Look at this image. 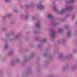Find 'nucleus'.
I'll return each instance as SVG.
<instances>
[{
	"instance_id": "10",
	"label": "nucleus",
	"mask_w": 77,
	"mask_h": 77,
	"mask_svg": "<svg viewBox=\"0 0 77 77\" xmlns=\"http://www.w3.org/2000/svg\"><path fill=\"white\" fill-rule=\"evenodd\" d=\"M6 0V1L7 2H8L9 1V0Z\"/></svg>"
},
{
	"instance_id": "4",
	"label": "nucleus",
	"mask_w": 77,
	"mask_h": 77,
	"mask_svg": "<svg viewBox=\"0 0 77 77\" xmlns=\"http://www.w3.org/2000/svg\"><path fill=\"white\" fill-rule=\"evenodd\" d=\"M64 12V10H63L60 13V14H63V12Z\"/></svg>"
},
{
	"instance_id": "2",
	"label": "nucleus",
	"mask_w": 77,
	"mask_h": 77,
	"mask_svg": "<svg viewBox=\"0 0 77 77\" xmlns=\"http://www.w3.org/2000/svg\"><path fill=\"white\" fill-rule=\"evenodd\" d=\"M54 33H55V32H54V31H53L52 32V38H54Z\"/></svg>"
},
{
	"instance_id": "9",
	"label": "nucleus",
	"mask_w": 77,
	"mask_h": 77,
	"mask_svg": "<svg viewBox=\"0 0 77 77\" xmlns=\"http://www.w3.org/2000/svg\"><path fill=\"white\" fill-rule=\"evenodd\" d=\"M36 25L37 26H39V24L37 23V24H36Z\"/></svg>"
},
{
	"instance_id": "12",
	"label": "nucleus",
	"mask_w": 77,
	"mask_h": 77,
	"mask_svg": "<svg viewBox=\"0 0 77 77\" xmlns=\"http://www.w3.org/2000/svg\"><path fill=\"white\" fill-rule=\"evenodd\" d=\"M76 23H77V21L76 22Z\"/></svg>"
},
{
	"instance_id": "11",
	"label": "nucleus",
	"mask_w": 77,
	"mask_h": 77,
	"mask_svg": "<svg viewBox=\"0 0 77 77\" xmlns=\"http://www.w3.org/2000/svg\"><path fill=\"white\" fill-rule=\"evenodd\" d=\"M8 47V45H6V46L5 48H7V47Z\"/></svg>"
},
{
	"instance_id": "5",
	"label": "nucleus",
	"mask_w": 77,
	"mask_h": 77,
	"mask_svg": "<svg viewBox=\"0 0 77 77\" xmlns=\"http://www.w3.org/2000/svg\"><path fill=\"white\" fill-rule=\"evenodd\" d=\"M74 2V0H71L70 1L71 3H72V2Z\"/></svg>"
},
{
	"instance_id": "3",
	"label": "nucleus",
	"mask_w": 77,
	"mask_h": 77,
	"mask_svg": "<svg viewBox=\"0 0 77 77\" xmlns=\"http://www.w3.org/2000/svg\"><path fill=\"white\" fill-rule=\"evenodd\" d=\"M48 18H53V16L51 15H49L48 16Z\"/></svg>"
},
{
	"instance_id": "1",
	"label": "nucleus",
	"mask_w": 77,
	"mask_h": 77,
	"mask_svg": "<svg viewBox=\"0 0 77 77\" xmlns=\"http://www.w3.org/2000/svg\"><path fill=\"white\" fill-rule=\"evenodd\" d=\"M67 8L68 10H71L72 8V7L69 6H67Z\"/></svg>"
},
{
	"instance_id": "7",
	"label": "nucleus",
	"mask_w": 77,
	"mask_h": 77,
	"mask_svg": "<svg viewBox=\"0 0 77 77\" xmlns=\"http://www.w3.org/2000/svg\"><path fill=\"white\" fill-rule=\"evenodd\" d=\"M42 8H43V7H38L39 9H42Z\"/></svg>"
},
{
	"instance_id": "6",
	"label": "nucleus",
	"mask_w": 77,
	"mask_h": 77,
	"mask_svg": "<svg viewBox=\"0 0 77 77\" xmlns=\"http://www.w3.org/2000/svg\"><path fill=\"white\" fill-rule=\"evenodd\" d=\"M62 29H60L59 30V32H62Z\"/></svg>"
},
{
	"instance_id": "8",
	"label": "nucleus",
	"mask_w": 77,
	"mask_h": 77,
	"mask_svg": "<svg viewBox=\"0 0 77 77\" xmlns=\"http://www.w3.org/2000/svg\"><path fill=\"white\" fill-rule=\"evenodd\" d=\"M54 10H55V11H56V10H57V8H54Z\"/></svg>"
}]
</instances>
